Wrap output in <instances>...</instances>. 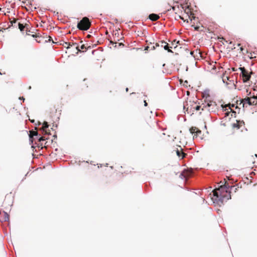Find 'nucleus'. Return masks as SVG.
<instances>
[{
  "label": "nucleus",
  "instance_id": "nucleus-1",
  "mask_svg": "<svg viewBox=\"0 0 257 257\" xmlns=\"http://www.w3.org/2000/svg\"><path fill=\"white\" fill-rule=\"evenodd\" d=\"M234 188V186H230L229 184L225 182L224 184L220 185L218 188H216L213 191V195L216 197V199L222 202L224 200L231 199V192L229 189H232Z\"/></svg>",
  "mask_w": 257,
  "mask_h": 257
},
{
  "label": "nucleus",
  "instance_id": "nucleus-2",
  "mask_svg": "<svg viewBox=\"0 0 257 257\" xmlns=\"http://www.w3.org/2000/svg\"><path fill=\"white\" fill-rule=\"evenodd\" d=\"M205 104H203V106L202 108V110L206 109L209 111H215L218 109V105L215 101L209 99H207V98L205 100Z\"/></svg>",
  "mask_w": 257,
  "mask_h": 257
},
{
  "label": "nucleus",
  "instance_id": "nucleus-3",
  "mask_svg": "<svg viewBox=\"0 0 257 257\" xmlns=\"http://www.w3.org/2000/svg\"><path fill=\"white\" fill-rule=\"evenodd\" d=\"M91 26V22L89 19L87 17H84L78 23L77 28L82 31H86L89 29Z\"/></svg>",
  "mask_w": 257,
  "mask_h": 257
},
{
  "label": "nucleus",
  "instance_id": "nucleus-4",
  "mask_svg": "<svg viewBox=\"0 0 257 257\" xmlns=\"http://www.w3.org/2000/svg\"><path fill=\"white\" fill-rule=\"evenodd\" d=\"M241 103H242L243 106L245 104H247L249 105H254L257 104V96H246L241 101Z\"/></svg>",
  "mask_w": 257,
  "mask_h": 257
},
{
  "label": "nucleus",
  "instance_id": "nucleus-5",
  "mask_svg": "<svg viewBox=\"0 0 257 257\" xmlns=\"http://www.w3.org/2000/svg\"><path fill=\"white\" fill-rule=\"evenodd\" d=\"M239 69L241 71L240 76L242 78L243 81L246 82L249 80L250 74H251L252 72L247 70L244 67H239Z\"/></svg>",
  "mask_w": 257,
  "mask_h": 257
},
{
  "label": "nucleus",
  "instance_id": "nucleus-6",
  "mask_svg": "<svg viewBox=\"0 0 257 257\" xmlns=\"http://www.w3.org/2000/svg\"><path fill=\"white\" fill-rule=\"evenodd\" d=\"M50 116L53 117L54 119H58L59 118V114H57V109L54 104L51 105L49 107Z\"/></svg>",
  "mask_w": 257,
  "mask_h": 257
},
{
  "label": "nucleus",
  "instance_id": "nucleus-7",
  "mask_svg": "<svg viewBox=\"0 0 257 257\" xmlns=\"http://www.w3.org/2000/svg\"><path fill=\"white\" fill-rule=\"evenodd\" d=\"M229 79L230 78L228 76L226 75L225 73L223 74L222 81L224 83H226L227 85H234L233 81L230 80Z\"/></svg>",
  "mask_w": 257,
  "mask_h": 257
},
{
  "label": "nucleus",
  "instance_id": "nucleus-8",
  "mask_svg": "<svg viewBox=\"0 0 257 257\" xmlns=\"http://www.w3.org/2000/svg\"><path fill=\"white\" fill-rule=\"evenodd\" d=\"M179 147L180 149H177L176 150L177 155L179 157L181 158V159H183L185 157L186 154L183 152V149H182V148L180 146H179Z\"/></svg>",
  "mask_w": 257,
  "mask_h": 257
},
{
  "label": "nucleus",
  "instance_id": "nucleus-9",
  "mask_svg": "<svg viewBox=\"0 0 257 257\" xmlns=\"http://www.w3.org/2000/svg\"><path fill=\"white\" fill-rule=\"evenodd\" d=\"M18 26H19V29L21 31H23L25 29H26V31H27V33H26L27 34V35H30V34H29L28 33V30L29 27V25L25 24V25H24L23 24L19 23L18 24Z\"/></svg>",
  "mask_w": 257,
  "mask_h": 257
},
{
  "label": "nucleus",
  "instance_id": "nucleus-10",
  "mask_svg": "<svg viewBox=\"0 0 257 257\" xmlns=\"http://www.w3.org/2000/svg\"><path fill=\"white\" fill-rule=\"evenodd\" d=\"M75 48L79 52H84L87 49V48L84 44H82L80 46V49H79V46L76 44V45H75Z\"/></svg>",
  "mask_w": 257,
  "mask_h": 257
},
{
  "label": "nucleus",
  "instance_id": "nucleus-11",
  "mask_svg": "<svg viewBox=\"0 0 257 257\" xmlns=\"http://www.w3.org/2000/svg\"><path fill=\"white\" fill-rule=\"evenodd\" d=\"M38 136V132L37 131H30V140L33 143V137L34 136Z\"/></svg>",
  "mask_w": 257,
  "mask_h": 257
},
{
  "label": "nucleus",
  "instance_id": "nucleus-12",
  "mask_svg": "<svg viewBox=\"0 0 257 257\" xmlns=\"http://www.w3.org/2000/svg\"><path fill=\"white\" fill-rule=\"evenodd\" d=\"M242 124H244V122H243L242 121H240L236 120V122L232 124V126L233 127L239 129L242 126Z\"/></svg>",
  "mask_w": 257,
  "mask_h": 257
},
{
  "label": "nucleus",
  "instance_id": "nucleus-13",
  "mask_svg": "<svg viewBox=\"0 0 257 257\" xmlns=\"http://www.w3.org/2000/svg\"><path fill=\"white\" fill-rule=\"evenodd\" d=\"M149 18L151 20L156 21L160 18V17L157 14H152L149 15Z\"/></svg>",
  "mask_w": 257,
  "mask_h": 257
},
{
  "label": "nucleus",
  "instance_id": "nucleus-14",
  "mask_svg": "<svg viewBox=\"0 0 257 257\" xmlns=\"http://www.w3.org/2000/svg\"><path fill=\"white\" fill-rule=\"evenodd\" d=\"M161 44H164L163 46V48H164L165 50H167L168 52H169L173 53L172 51L169 48H170V47H169L168 43L163 41H161Z\"/></svg>",
  "mask_w": 257,
  "mask_h": 257
},
{
  "label": "nucleus",
  "instance_id": "nucleus-15",
  "mask_svg": "<svg viewBox=\"0 0 257 257\" xmlns=\"http://www.w3.org/2000/svg\"><path fill=\"white\" fill-rule=\"evenodd\" d=\"M48 126L49 125L48 124V122L44 121L43 124L42 129L46 132V134H50V133H48L47 131V128L48 127Z\"/></svg>",
  "mask_w": 257,
  "mask_h": 257
},
{
  "label": "nucleus",
  "instance_id": "nucleus-16",
  "mask_svg": "<svg viewBox=\"0 0 257 257\" xmlns=\"http://www.w3.org/2000/svg\"><path fill=\"white\" fill-rule=\"evenodd\" d=\"M191 174V172L188 171H184L181 174V175L185 178L189 177Z\"/></svg>",
  "mask_w": 257,
  "mask_h": 257
},
{
  "label": "nucleus",
  "instance_id": "nucleus-17",
  "mask_svg": "<svg viewBox=\"0 0 257 257\" xmlns=\"http://www.w3.org/2000/svg\"><path fill=\"white\" fill-rule=\"evenodd\" d=\"M75 45H76V43H73L72 44H71L70 43H69V42H65L64 44H63V46L66 48H70V46H75Z\"/></svg>",
  "mask_w": 257,
  "mask_h": 257
},
{
  "label": "nucleus",
  "instance_id": "nucleus-18",
  "mask_svg": "<svg viewBox=\"0 0 257 257\" xmlns=\"http://www.w3.org/2000/svg\"><path fill=\"white\" fill-rule=\"evenodd\" d=\"M179 43V41H176V40H174L171 43V46H170L171 48H176L177 47V44Z\"/></svg>",
  "mask_w": 257,
  "mask_h": 257
},
{
  "label": "nucleus",
  "instance_id": "nucleus-19",
  "mask_svg": "<svg viewBox=\"0 0 257 257\" xmlns=\"http://www.w3.org/2000/svg\"><path fill=\"white\" fill-rule=\"evenodd\" d=\"M193 108L195 109L196 110H199L200 109L201 106L196 105V103L195 102L193 103L192 105Z\"/></svg>",
  "mask_w": 257,
  "mask_h": 257
},
{
  "label": "nucleus",
  "instance_id": "nucleus-20",
  "mask_svg": "<svg viewBox=\"0 0 257 257\" xmlns=\"http://www.w3.org/2000/svg\"><path fill=\"white\" fill-rule=\"evenodd\" d=\"M198 128L195 126H192L190 128V132L191 134H196V131H197Z\"/></svg>",
  "mask_w": 257,
  "mask_h": 257
},
{
  "label": "nucleus",
  "instance_id": "nucleus-21",
  "mask_svg": "<svg viewBox=\"0 0 257 257\" xmlns=\"http://www.w3.org/2000/svg\"><path fill=\"white\" fill-rule=\"evenodd\" d=\"M4 219L5 221L9 219V215L6 212H4Z\"/></svg>",
  "mask_w": 257,
  "mask_h": 257
},
{
  "label": "nucleus",
  "instance_id": "nucleus-22",
  "mask_svg": "<svg viewBox=\"0 0 257 257\" xmlns=\"http://www.w3.org/2000/svg\"><path fill=\"white\" fill-rule=\"evenodd\" d=\"M201 131L200 130L199 128H198L197 131H196V133L195 135V136H196V137H200V135H201Z\"/></svg>",
  "mask_w": 257,
  "mask_h": 257
},
{
  "label": "nucleus",
  "instance_id": "nucleus-23",
  "mask_svg": "<svg viewBox=\"0 0 257 257\" xmlns=\"http://www.w3.org/2000/svg\"><path fill=\"white\" fill-rule=\"evenodd\" d=\"M150 47V50H155L156 47V45H152V43H151V46Z\"/></svg>",
  "mask_w": 257,
  "mask_h": 257
},
{
  "label": "nucleus",
  "instance_id": "nucleus-24",
  "mask_svg": "<svg viewBox=\"0 0 257 257\" xmlns=\"http://www.w3.org/2000/svg\"><path fill=\"white\" fill-rule=\"evenodd\" d=\"M46 140L45 138L44 137H41L38 138V142L39 143H41V141H45Z\"/></svg>",
  "mask_w": 257,
  "mask_h": 257
},
{
  "label": "nucleus",
  "instance_id": "nucleus-25",
  "mask_svg": "<svg viewBox=\"0 0 257 257\" xmlns=\"http://www.w3.org/2000/svg\"><path fill=\"white\" fill-rule=\"evenodd\" d=\"M164 44H161V43H156V47H163V46H164Z\"/></svg>",
  "mask_w": 257,
  "mask_h": 257
},
{
  "label": "nucleus",
  "instance_id": "nucleus-26",
  "mask_svg": "<svg viewBox=\"0 0 257 257\" xmlns=\"http://www.w3.org/2000/svg\"><path fill=\"white\" fill-rule=\"evenodd\" d=\"M16 22H17V20L16 19L14 18L13 19V20L11 21V23L12 25H13V24L16 23Z\"/></svg>",
  "mask_w": 257,
  "mask_h": 257
},
{
  "label": "nucleus",
  "instance_id": "nucleus-27",
  "mask_svg": "<svg viewBox=\"0 0 257 257\" xmlns=\"http://www.w3.org/2000/svg\"><path fill=\"white\" fill-rule=\"evenodd\" d=\"M39 34H38L32 35V37H36V38H40V36L39 35Z\"/></svg>",
  "mask_w": 257,
  "mask_h": 257
},
{
  "label": "nucleus",
  "instance_id": "nucleus-28",
  "mask_svg": "<svg viewBox=\"0 0 257 257\" xmlns=\"http://www.w3.org/2000/svg\"><path fill=\"white\" fill-rule=\"evenodd\" d=\"M200 27L199 26H196L194 27V29L195 30L198 31L199 30Z\"/></svg>",
  "mask_w": 257,
  "mask_h": 257
},
{
  "label": "nucleus",
  "instance_id": "nucleus-29",
  "mask_svg": "<svg viewBox=\"0 0 257 257\" xmlns=\"http://www.w3.org/2000/svg\"><path fill=\"white\" fill-rule=\"evenodd\" d=\"M150 46H148L146 47L145 50H150Z\"/></svg>",
  "mask_w": 257,
  "mask_h": 257
},
{
  "label": "nucleus",
  "instance_id": "nucleus-30",
  "mask_svg": "<svg viewBox=\"0 0 257 257\" xmlns=\"http://www.w3.org/2000/svg\"><path fill=\"white\" fill-rule=\"evenodd\" d=\"M144 105H145V106H148V103L147 102L146 100H144Z\"/></svg>",
  "mask_w": 257,
  "mask_h": 257
},
{
  "label": "nucleus",
  "instance_id": "nucleus-31",
  "mask_svg": "<svg viewBox=\"0 0 257 257\" xmlns=\"http://www.w3.org/2000/svg\"><path fill=\"white\" fill-rule=\"evenodd\" d=\"M20 99H21V100H25V98L23 97H20Z\"/></svg>",
  "mask_w": 257,
  "mask_h": 257
},
{
  "label": "nucleus",
  "instance_id": "nucleus-32",
  "mask_svg": "<svg viewBox=\"0 0 257 257\" xmlns=\"http://www.w3.org/2000/svg\"><path fill=\"white\" fill-rule=\"evenodd\" d=\"M36 41L38 43H40L41 41L39 40V39H36Z\"/></svg>",
  "mask_w": 257,
  "mask_h": 257
},
{
  "label": "nucleus",
  "instance_id": "nucleus-33",
  "mask_svg": "<svg viewBox=\"0 0 257 257\" xmlns=\"http://www.w3.org/2000/svg\"><path fill=\"white\" fill-rule=\"evenodd\" d=\"M52 118L53 119V120H52V121H53V122H52V124H54V122L55 119H54V118H53V117H52ZM57 120V119H55V120Z\"/></svg>",
  "mask_w": 257,
  "mask_h": 257
},
{
  "label": "nucleus",
  "instance_id": "nucleus-34",
  "mask_svg": "<svg viewBox=\"0 0 257 257\" xmlns=\"http://www.w3.org/2000/svg\"><path fill=\"white\" fill-rule=\"evenodd\" d=\"M228 106H229V109H230L231 111H232V109H231V107H230V104H228Z\"/></svg>",
  "mask_w": 257,
  "mask_h": 257
},
{
  "label": "nucleus",
  "instance_id": "nucleus-35",
  "mask_svg": "<svg viewBox=\"0 0 257 257\" xmlns=\"http://www.w3.org/2000/svg\"><path fill=\"white\" fill-rule=\"evenodd\" d=\"M51 39V37L50 36H49V41H50Z\"/></svg>",
  "mask_w": 257,
  "mask_h": 257
},
{
  "label": "nucleus",
  "instance_id": "nucleus-36",
  "mask_svg": "<svg viewBox=\"0 0 257 257\" xmlns=\"http://www.w3.org/2000/svg\"><path fill=\"white\" fill-rule=\"evenodd\" d=\"M119 45H120H120H122V46H123V44L122 43H120L119 44Z\"/></svg>",
  "mask_w": 257,
  "mask_h": 257
},
{
  "label": "nucleus",
  "instance_id": "nucleus-37",
  "mask_svg": "<svg viewBox=\"0 0 257 257\" xmlns=\"http://www.w3.org/2000/svg\"><path fill=\"white\" fill-rule=\"evenodd\" d=\"M232 71H236V70L234 69V68H232Z\"/></svg>",
  "mask_w": 257,
  "mask_h": 257
},
{
  "label": "nucleus",
  "instance_id": "nucleus-38",
  "mask_svg": "<svg viewBox=\"0 0 257 257\" xmlns=\"http://www.w3.org/2000/svg\"><path fill=\"white\" fill-rule=\"evenodd\" d=\"M193 53H194V52H191V53H190V54H191L192 55H193Z\"/></svg>",
  "mask_w": 257,
  "mask_h": 257
},
{
  "label": "nucleus",
  "instance_id": "nucleus-39",
  "mask_svg": "<svg viewBox=\"0 0 257 257\" xmlns=\"http://www.w3.org/2000/svg\"><path fill=\"white\" fill-rule=\"evenodd\" d=\"M91 37V36H90V35H88V36H87V37H88V38H89V37Z\"/></svg>",
  "mask_w": 257,
  "mask_h": 257
},
{
  "label": "nucleus",
  "instance_id": "nucleus-40",
  "mask_svg": "<svg viewBox=\"0 0 257 257\" xmlns=\"http://www.w3.org/2000/svg\"><path fill=\"white\" fill-rule=\"evenodd\" d=\"M31 121L32 122H34V120H31Z\"/></svg>",
  "mask_w": 257,
  "mask_h": 257
},
{
  "label": "nucleus",
  "instance_id": "nucleus-41",
  "mask_svg": "<svg viewBox=\"0 0 257 257\" xmlns=\"http://www.w3.org/2000/svg\"><path fill=\"white\" fill-rule=\"evenodd\" d=\"M172 9H173V10H175V7H172Z\"/></svg>",
  "mask_w": 257,
  "mask_h": 257
},
{
  "label": "nucleus",
  "instance_id": "nucleus-42",
  "mask_svg": "<svg viewBox=\"0 0 257 257\" xmlns=\"http://www.w3.org/2000/svg\"><path fill=\"white\" fill-rule=\"evenodd\" d=\"M231 106H232V107H234V104H232V105H231Z\"/></svg>",
  "mask_w": 257,
  "mask_h": 257
},
{
  "label": "nucleus",
  "instance_id": "nucleus-43",
  "mask_svg": "<svg viewBox=\"0 0 257 257\" xmlns=\"http://www.w3.org/2000/svg\"><path fill=\"white\" fill-rule=\"evenodd\" d=\"M29 89H31V86H29Z\"/></svg>",
  "mask_w": 257,
  "mask_h": 257
},
{
  "label": "nucleus",
  "instance_id": "nucleus-44",
  "mask_svg": "<svg viewBox=\"0 0 257 257\" xmlns=\"http://www.w3.org/2000/svg\"><path fill=\"white\" fill-rule=\"evenodd\" d=\"M180 17V19H181L183 20V18H182L181 17Z\"/></svg>",
  "mask_w": 257,
  "mask_h": 257
},
{
  "label": "nucleus",
  "instance_id": "nucleus-45",
  "mask_svg": "<svg viewBox=\"0 0 257 257\" xmlns=\"http://www.w3.org/2000/svg\"><path fill=\"white\" fill-rule=\"evenodd\" d=\"M126 91H128V88H126Z\"/></svg>",
  "mask_w": 257,
  "mask_h": 257
},
{
  "label": "nucleus",
  "instance_id": "nucleus-46",
  "mask_svg": "<svg viewBox=\"0 0 257 257\" xmlns=\"http://www.w3.org/2000/svg\"><path fill=\"white\" fill-rule=\"evenodd\" d=\"M116 33H115L114 35V37H115L116 36Z\"/></svg>",
  "mask_w": 257,
  "mask_h": 257
},
{
  "label": "nucleus",
  "instance_id": "nucleus-47",
  "mask_svg": "<svg viewBox=\"0 0 257 257\" xmlns=\"http://www.w3.org/2000/svg\"><path fill=\"white\" fill-rule=\"evenodd\" d=\"M111 43H113V42L112 41H110Z\"/></svg>",
  "mask_w": 257,
  "mask_h": 257
},
{
  "label": "nucleus",
  "instance_id": "nucleus-48",
  "mask_svg": "<svg viewBox=\"0 0 257 257\" xmlns=\"http://www.w3.org/2000/svg\"><path fill=\"white\" fill-rule=\"evenodd\" d=\"M241 50H243V48H240Z\"/></svg>",
  "mask_w": 257,
  "mask_h": 257
},
{
  "label": "nucleus",
  "instance_id": "nucleus-49",
  "mask_svg": "<svg viewBox=\"0 0 257 257\" xmlns=\"http://www.w3.org/2000/svg\"><path fill=\"white\" fill-rule=\"evenodd\" d=\"M0 74H2V73L0 72Z\"/></svg>",
  "mask_w": 257,
  "mask_h": 257
}]
</instances>
